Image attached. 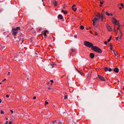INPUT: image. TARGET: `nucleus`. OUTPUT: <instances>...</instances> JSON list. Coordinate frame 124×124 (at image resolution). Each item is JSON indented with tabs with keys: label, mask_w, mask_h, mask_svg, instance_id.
<instances>
[{
	"label": "nucleus",
	"mask_w": 124,
	"mask_h": 124,
	"mask_svg": "<svg viewBox=\"0 0 124 124\" xmlns=\"http://www.w3.org/2000/svg\"><path fill=\"white\" fill-rule=\"evenodd\" d=\"M48 31L46 30L44 32L43 35L46 38L47 37L46 33H48Z\"/></svg>",
	"instance_id": "obj_11"
},
{
	"label": "nucleus",
	"mask_w": 124,
	"mask_h": 124,
	"mask_svg": "<svg viewBox=\"0 0 124 124\" xmlns=\"http://www.w3.org/2000/svg\"><path fill=\"white\" fill-rule=\"evenodd\" d=\"M4 112L3 111H2V110L1 111V114H4Z\"/></svg>",
	"instance_id": "obj_31"
},
{
	"label": "nucleus",
	"mask_w": 124,
	"mask_h": 124,
	"mask_svg": "<svg viewBox=\"0 0 124 124\" xmlns=\"http://www.w3.org/2000/svg\"><path fill=\"white\" fill-rule=\"evenodd\" d=\"M90 57L91 59H93L94 57V54L93 53H91L90 54Z\"/></svg>",
	"instance_id": "obj_10"
},
{
	"label": "nucleus",
	"mask_w": 124,
	"mask_h": 124,
	"mask_svg": "<svg viewBox=\"0 0 124 124\" xmlns=\"http://www.w3.org/2000/svg\"><path fill=\"white\" fill-rule=\"evenodd\" d=\"M113 20L112 21V23H113V24L114 25H117L118 26V27L117 28V30L119 29L120 28V26L119 24V22L115 18H113L112 19Z\"/></svg>",
	"instance_id": "obj_3"
},
{
	"label": "nucleus",
	"mask_w": 124,
	"mask_h": 124,
	"mask_svg": "<svg viewBox=\"0 0 124 124\" xmlns=\"http://www.w3.org/2000/svg\"><path fill=\"white\" fill-rule=\"evenodd\" d=\"M9 97V95L8 94H7L6 95V97L7 98H8Z\"/></svg>",
	"instance_id": "obj_35"
},
{
	"label": "nucleus",
	"mask_w": 124,
	"mask_h": 124,
	"mask_svg": "<svg viewBox=\"0 0 124 124\" xmlns=\"http://www.w3.org/2000/svg\"><path fill=\"white\" fill-rule=\"evenodd\" d=\"M11 112L12 113H13V111L12 110H11Z\"/></svg>",
	"instance_id": "obj_44"
},
{
	"label": "nucleus",
	"mask_w": 124,
	"mask_h": 124,
	"mask_svg": "<svg viewBox=\"0 0 124 124\" xmlns=\"http://www.w3.org/2000/svg\"><path fill=\"white\" fill-rule=\"evenodd\" d=\"M48 65L49 66H50V68H52L54 67V66H53V64H52L51 63L49 65Z\"/></svg>",
	"instance_id": "obj_21"
},
{
	"label": "nucleus",
	"mask_w": 124,
	"mask_h": 124,
	"mask_svg": "<svg viewBox=\"0 0 124 124\" xmlns=\"http://www.w3.org/2000/svg\"><path fill=\"white\" fill-rule=\"evenodd\" d=\"M96 35H97V34H96Z\"/></svg>",
	"instance_id": "obj_60"
},
{
	"label": "nucleus",
	"mask_w": 124,
	"mask_h": 124,
	"mask_svg": "<svg viewBox=\"0 0 124 124\" xmlns=\"http://www.w3.org/2000/svg\"><path fill=\"white\" fill-rule=\"evenodd\" d=\"M115 31H116V30H115Z\"/></svg>",
	"instance_id": "obj_58"
},
{
	"label": "nucleus",
	"mask_w": 124,
	"mask_h": 124,
	"mask_svg": "<svg viewBox=\"0 0 124 124\" xmlns=\"http://www.w3.org/2000/svg\"><path fill=\"white\" fill-rule=\"evenodd\" d=\"M75 5L73 4L72 7V10L74 11H76L77 10V8L75 7Z\"/></svg>",
	"instance_id": "obj_9"
},
{
	"label": "nucleus",
	"mask_w": 124,
	"mask_h": 124,
	"mask_svg": "<svg viewBox=\"0 0 124 124\" xmlns=\"http://www.w3.org/2000/svg\"><path fill=\"white\" fill-rule=\"evenodd\" d=\"M101 5L100 6H101Z\"/></svg>",
	"instance_id": "obj_54"
},
{
	"label": "nucleus",
	"mask_w": 124,
	"mask_h": 124,
	"mask_svg": "<svg viewBox=\"0 0 124 124\" xmlns=\"http://www.w3.org/2000/svg\"><path fill=\"white\" fill-rule=\"evenodd\" d=\"M109 46L110 47V49L111 50H112L113 49V46L112 44V43L110 44Z\"/></svg>",
	"instance_id": "obj_18"
},
{
	"label": "nucleus",
	"mask_w": 124,
	"mask_h": 124,
	"mask_svg": "<svg viewBox=\"0 0 124 124\" xmlns=\"http://www.w3.org/2000/svg\"><path fill=\"white\" fill-rule=\"evenodd\" d=\"M98 78L99 79L102 81H105V79L104 77L101 75H98Z\"/></svg>",
	"instance_id": "obj_6"
},
{
	"label": "nucleus",
	"mask_w": 124,
	"mask_h": 124,
	"mask_svg": "<svg viewBox=\"0 0 124 124\" xmlns=\"http://www.w3.org/2000/svg\"><path fill=\"white\" fill-rule=\"evenodd\" d=\"M104 69L106 71H108L109 72H110L112 71V69L108 67H105L104 68Z\"/></svg>",
	"instance_id": "obj_7"
},
{
	"label": "nucleus",
	"mask_w": 124,
	"mask_h": 124,
	"mask_svg": "<svg viewBox=\"0 0 124 124\" xmlns=\"http://www.w3.org/2000/svg\"><path fill=\"white\" fill-rule=\"evenodd\" d=\"M78 72L80 73V74H81V75H82V74H83V72H80V71H79V70H78Z\"/></svg>",
	"instance_id": "obj_26"
},
{
	"label": "nucleus",
	"mask_w": 124,
	"mask_h": 124,
	"mask_svg": "<svg viewBox=\"0 0 124 124\" xmlns=\"http://www.w3.org/2000/svg\"><path fill=\"white\" fill-rule=\"evenodd\" d=\"M36 98V96H34V97L33 98V100H35V99Z\"/></svg>",
	"instance_id": "obj_41"
},
{
	"label": "nucleus",
	"mask_w": 124,
	"mask_h": 124,
	"mask_svg": "<svg viewBox=\"0 0 124 124\" xmlns=\"http://www.w3.org/2000/svg\"><path fill=\"white\" fill-rule=\"evenodd\" d=\"M12 35L14 36H15L16 34L18 33V31H15V29H12Z\"/></svg>",
	"instance_id": "obj_4"
},
{
	"label": "nucleus",
	"mask_w": 124,
	"mask_h": 124,
	"mask_svg": "<svg viewBox=\"0 0 124 124\" xmlns=\"http://www.w3.org/2000/svg\"><path fill=\"white\" fill-rule=\"evenodd\" d=\"M58 18L59 19H62L63 18V16L61 15H59L58 16Z\"/></svg>",
	"instance_id": "obj_12"
},
{
	"label": "nucleus",
	"mask_w": 124,
	"mask_h": 124,
	"mask_svg": "<svg viewBox=\"0 0 124 124\" xmlns=\"http://www.w3.org/2000/svg\"><path fill=\"white\" fill-rule=\"evenodd\" d=\"M96 35H97V34H96Z\"/></svg>",
	"instance_id": "obj_61"
},
{
	"label": "nucleus",
	"mask_w": 124,
	"mask_h": 124,
	"mask_svg": "<svg viewBox=\"0 0 124 124\" xmlns=\"http://www.w3.org/2000/svg\"><path fill=\"white\" fill-rule=\"evenodd\" d=\"M52 38H53V37H52Z\"/></svg>",
	"instance_id": "obj_55"
},
{
	"label": "nucleus",
	"mask_w": 124,
	"mask_h": 124,
	"mask_svg": "<svg viewBox=\"0 0 124 124\" xmlns=\"http://www.w3.org/2000/svg\"><path fill=\"white\" fill-rule=\"evenodd\" d=\"M1 48H2V49L4 48H5V46H2Z\"/></svg>",
	"instance_id": "obj_34"
},
{
	"label": "nucleus",
	"mask_w": 124,
	"mask_h": 124,
	"mask_svg": "<svg viewBox=\"0 0 124 124\" xmlns=\"http://www.w3.org/2000/svg\"><path fill=\"white\" fill-rule=\"evenodd\" d=\"M67 97H68V95H65L64 97V99H67Z\"/></svg>",
	"instance_id": "obj_27"
},
{
	"label": "nucleus",
	"mask_w": 124,
	"mask_h": 124,
	"mask_svg": "<svg viewBox=\"0 0 124 124\" xmlns=\"http://www.w3.org/2000/svg\"><path fill=\"white\" fill-rule=\"evenodd\" d=\"M86 29L87 30H88L89 29V28H86Z\"/></svg>",
	"instance_id": "obj_51"
},
{
	"label": "nucleus",
	"mask_w": 124,
	"mask_h": 124,
	"mask_svg": "<svg viewBox=\"0 0 124 124\" xmlns=\"http://www.w3.org/2000/svg\"><path fill=\"white\" fill-rule=\"evenodd\" d=\"M93 25L94 26H95V27H97V26L96 25H95V22H94L93 21Z\"/></svg>",
	"instance_id": "obj_22"
},
{
	"label": "nucleus",
	"mask_w": 124,
	"mask_h": 124,
	"mask_svg": "<svg viewBox=\"0 0 124 124\" xmlns=\"http://www.w3.org/2000/svg\"><path fill=\"white\" fill-rule=\"evenodd\" d=\"M104 43L105 44V45H107V41H105L104 42Z\"/></svg>",
	"instance_id": "obj_33"
},
{
	"label": "nucleus",
	"mask_w": 124,
	"mask_h": 124,
	"mask_svg": "<svg viewBox=\"0 0 124 124\" xmlns=\"http://www.w3.org/2000/svg\"><path fill=\"white\" fill-rule=\"evenodd\" d=\"M104 2V1H100V3L102 5V4Z\"/></svg>",
	"instance_id": "obj_30"
},
{
	"label": "nucleus",
	"mask_w": 124,
	"mask_h": 124,
	"mask_svg": "<svg viewBox=\"0 0 124 124\" xmlns=\"http://www.w3.org/2000/svg\"><path fill=\"white\" fill-rule=\"evenodd\" d=\"M44 6H45V4H44Z\"/></svg>",
	"instance_id": "obj_56"
},
{
	"label": "nucleus",
	"mask_w": 124,
	"mask_h": 124,
	"mask_svg": "<svg viewBox=\"0 0 124 124\" xmlns=\"http://www.w3.org/2000/svg\"><path fill=\"white\" fill-rule=\"evenodd\" d=\"M8 124V122L7 121H6V124Z\"/></svg>",
	"instance_id": "obj_47"
},
{
	"label": "nucleus",
	"mask_w": 124,
	"mask_h": 124,
	"mask_svg": "<svg viewBox=\"0 0 124 124\" xmlns=\"http://www.w3.org/2000/svg\"><path fill=\"white\" fill-rule=\"evenodd\" d=\"M50 123H51L53 124L54 123V121H51L50 122Z\"/></svg>",
	"instance_id": "obj_38"
},
{
	"label": "nucleus",
	"mask_w": 124,
	"mask_h": 124,
	"mask_svg": "<svg viewBox=\"0 0 124 124\" xmlns=\"http://www.w3.org/2000/svg\"><path fill=\"white\" fill-rule=\"evenodd\" d=\"M55 62H52V63L51 64H53V66H54V65L55 64Z\"/></svg>",
	"instance_id": "obj_37"
},
{
	"label": "nucleus",
	"mask_w": 124,
	"mask_h": 124,
	"mask_svg": "<svg viewBox=\"0 0 124 124\" xmlns=\"http://www.w3.org/2000/svg\"><path fill=\"white\" fill-rule=\"evenodd\" d=\"M12 122L11 121H10L9 123V124H12Z\"/></svg>",
	"instance_id": "obj_42"
},
{
	"label": "nucleus",
	"mask_w": 124,
	"mask_h": 124,
	"mask_svg": "<svg viewBox=\"0 0 124 124\" xmlns=\"http://www.w3.org/2000/svg\"><path fill=\"white\" fill-rule=\"evenodd\" d=\"M12 29H15V31H17L18 30H20V28L19 27H17L16 28H14Z\"/></svg>",
	"instance_id": "obj_17"
},
{
	"label": "nucleus",
	"mask_w": 124,
	"mask_h": 124,
	"mask_svg": "<svg viewBox=\"0 0 124 124\" xmlns=\"http://www.w3.org/2000/svg\"><path fill=\"white\" fill-rule=\"evenodd\" d=\"M48 89L51 91H52L53 90V88H51V87H49L48 88Z\"/></svg>",
	"instance_id": "obj_23"
},
{
	"label": "nucleus",
	"mask_w": 124,
	"mask_h": 124,
	"mask_svg": "<svg viewBox=\"0 0 124 124\" xmlns=\"http://www.w3.org/2000/svg\"><path fill=\"white\" fill-rule=\"evenodd\" d=\"M99 19L97 17L94 18L93 19V21L95 22L97 21H99Z\"/></svg>",
	"instance_id": "obj_14"
},
{
	"label": "nucleus",
	"mask_w": 124,
	"mask_h": 124,
	"mask_svg": "<svg viewBox=\"0 0 124 124\" xmlns=\"http://www.w3.org/2000/svg\"><path fill=\"white\" fill-rule=\"evenodd\" d=\"M111 36H110V38H109V39H108V42H109L110 41V40H111Z\"/></svg>",
	"instance_id": "obj_25"
},
{
	"label": "nucleus",
	"mask_w": 124,
	"mask_h": 124,
	"mask_svg": "<svg viewBox=\"0 0 124 124\" xmlns=\"http://www.w3.org/2000/svg\"><path fill=\"white\" fill-rule=\"evenodd\" d=\"M113 52L115 54V56H116V54H117V52H116V53H115L114 51H113Z\"/></svg>",
	"instance_id": "obj_29"
},
{
	"label": "nucleus",
	"mask_w": 124,
	"mask_h": 124,
	"mask_svg": "<svg viewBox=\"0 0 124 124\" xmlns=\"http://www.w3.org/2000/svg\"><path fill=\"white\" fill-rule=\"evenodd\" d=\"M74 37L75 38H77V36L76 35H74Z\"/></svg>",
	"instance_id": "obj_40"
},
{
	"label": "nucleus",
	"mask_w": 124,
	"mask_h": 124,
	"mask_svg": "<svg viewBox=\"0 0 124 124\" xmlns=\"http://www.w3.org/2000/svg\"><path fill=\"white\" fill-rule=\"evenodd\" d=\"M89 28H91L90 27H89Z\"/></svg>",
	"instance_id": "obj_59"
},
{
	"label": "nucleus",
	"mask_w": 124,
	"mask_h": 124,
	"mask_svg": "<svg viewBox=\"0 0 124 124\" xmlns=\"http://www.w3.org/2000/svg\"><path fill=\"white\" fill-rule=\"evenodd\" d=\"M71 53H70L71 54H72V53H75L76 52V50L74 48H71Z\"/></svg>",
	"instance_id": "obj_15"
},
{
	"label": "nucleus",
	"mask_w": 124,
	"mask_h": 124,
	"mask_svg": "<svg viewBox=\"0 0 124 124\" xmlns=\"http://www.w3.org/2000/svg\"><path fill=\"white\" fill-rule=\"evenodd\" d=\"M45 104L46 105H47L48 104V102H47L46 101L45 102Z\"/></svg>",
	"instance_id": "obj_32"
},
{
	"label": "nucleus",
	"mask_w": 124,
	"mask_h": 124,
	"mask_svg": "<svg viewBox=\"0 0 124 124\" xmlns=\"http://www.w3.org/2000/svg\"><path fill=\"white\" fill-rule=\"evenodd\" d=\"M119 9H120V10H121L122 9V8H121V7H119Z\"/></svg>",
	"instance_id": "obj_43"
},
{
	"label": "nucleus",
	"mask_w": 124,
	"mask_h": 124,
	"mask_svg": "<svg viewBox=\"0 0 124 124\" xmlns=\"http://www.w3.org/2000/svg\"><path fill=\"white\" fill-rule=\"evenodd\" d=\"M91 49L96 52L99 53H101L102 52V50L100 48L95 46H93L91 48Z\"/></svg>",
	"instance_id": "obj_1"
},
{
	"label": "nucleus",
	"mask_w": 124,
	"mask_h": 124,
	"mask_svg": "<svg viewBox=\"0 0 124 124\" xmlns=\"http://www.w3.org/2000/svg\"><path fill=\"white\" fill-rule=\"evenodd\" d=\"M41 28H38V31L39 32L41 31Z\"/></svg>",
	"instance_id": "obj_28"
},
{
	"label": "nucleus",
	"mask_w": 124,
	"mask_h": 124,
	"mask_svg": "<svg viewBox=\"0 0 124 124\" xmlns=\"http://www.w3.org/2000/svg\"><path fill=\"white\" fill-rule=\"evenodd\" d=\"M50 82H51V83H52L53 82V80H51Z\"/></svg>",
	"instance_id": "obj_39"
},
{
	"label": "nucleus",
	"mask_w": 124,
	"mask_h": 124,
	"mask_svg": "<svg viewBox=\"0 0 124 124\" xmlns=\"http://www.w3.org/2000/svg\"><path fill=\"white\" fill-rule=\"evenodd\" d=\"M118 37H117V38H116V39L117 40H118Z\"/></svg>",
	"instance_id": "obj_48"
},
{
	"label": "nucleus",
	"mask_w": 124,
	"mask_h": 124,
	"mask_svg": "<svg viewBox=\"0 0 124 124\" xmlns=\"http://www.w3.org/2000/svg\"><path fill=\"white\" fill-rule=\"evenodd\" d=\"M80 28L82 30H83L84 29V27L82 25H81L80 27Z\"/></svg>",
	"instance_id": "obj_24"
},
{
	"label": "nucleus",
	"mask_w": 124,
	"mask_h": 124,
	"mask_svg": "<svg viewBox=\"0 0 124 124\" xmlns=\"http://www.w3.org/2000/svg\"><path fill=\"white\" fill-rule=\"evenodd\" d=\"M6 80V79H5L4 80H2V82H3V81H4Z\"/></svg>",
	"instance_id": "obj_45"
},
{
	"label": "nucleus",
	"mask_w": 124,
	"mask_h": 124,
	"mask_svg": "<svg viewBox=\"0 0 124 124\" xmlns=\"http://www.w3.org/2000/svg\"><path fill=\"white\" fill-rule=\"evenodd\" d=\"M97 17H98L99 18H100L101 19V21H102L103 19V16L102 14H98L97 15Z\"/></svg>",
	"instance_id": "obj_5"
},
{
	"label": "nucleus",
	"mask_w": 124,
	"mask_h": 124,
	"mask_svg": "<svg viewBox=\"0 0 124 124\" xmlns=\"http://www.w3.org/2000/svg\"><path fill=\"white\" fill-rule=\"evenodd\" d=\"M9 73H10V72H8V75H9Z\"/></svg>",
	"instance_id": "obj_49"
},
{
	"label": "nucleus",
	"mask_w": 124,
	"mask_h": 124,
	"mask_svg": "<svg viewBox=\"0 0 124 124\" xmlns=\"http://www.w3.org/2000/svg\"><path fill=\"white\" fill-rule=\"evenodd\" d=\"M1 100H0V103L1 102Z\"/></svg>",
	"instance_id": "obj_50"
},
{
	"label": "nucleus",
	"mask_w": 124,
	"mask_h": 124,
	"mask_svg": "<svg viewBox=\"0 0 124 124\" xmlns=\"http://www.w3.org/2000/svg\"><path fill=\"white\" fill-rule=\"evenodd\" d=\"M64 76V75L63 76H62V77H63Z\"/></svg>",
	"instance_id": "obj_57"
},
{
	"label": "nucleus",
	"mask_w": 124,
	"mask_h": 124,
	"mask_svg": "<svg viewBox=\"0 0 124 124\" xmlns=\"http://www.w3.org/2000/svg\"><path fill=\"white\" fill-rule=\"evenodd\" d=\"M113 70L116 73H118L119 72V69L117 68H115Z\"/></svg>",
	"instance_id": "obj_13"
},
{
	"label": "nucleus",
	"mask_w": 124,
	"mask_h": 124,
	"mask_svg": "<svg viewBox=\"0 0 124 124\" xmlns=\"http://www.w3.org/2000/svg\"><path fill=\"white\" fill-rule=\"evenodd\" d=\"M54 4L55 6H57L58 5V4L56 1H55L53 3Z\"/></svg>",
	"instance_id": "obj_20"
},
{
	"label": "nucleus",
	"mask_w": 124,
	"mask_h": 124,
	"mask_svg": "<svg viewBox=\"0 0 124 124\" xmlns=\"http://www.w3.org/2000/svg\"><path fill=\"white\" fill-rule=\"evenodd\" d=\"M107 29L108 31H111V29L110 26L108 24H107L106 25Z\"/></svg>",
	"instance_id": "obj_8"
},
{
	"label": "nucleus",
	"mask_w": 124,
	"mask_h": 124,
	"mask_svg": "<svg viewBox=\"0 0 124 124\" xmlns=\"http://www.w3.org/2000/svg\"><path fill=\"white\" fill-rule=\"evenodd\" d=\"M106 14L108 16H112L113 15V14L112 13L109 14L108 13V12H106Z\"/></svg>",
	"instance_id": "obj_16"
},
{
	"label": "nucleus",
	"mask_w": 124,
	"mask_h": 124,
	"mask_svg": "<svg viewBox=\"0 0 124 124\" xmlns=\"http://www.w3.org/2000/svg\"><path fill=\"white\" fill-rule=\"evenodd\" d=\"M62 12L63 13L65 14H67L68 13V12L67 11L65 10L64 11L63 10V9L62 10Z\"/></svg>",
	"instance_id": "obj_19"
},
{
	"label": "nucleus",
	"mask_w": 124,
	"mask_h": 124,
	"mask_svg": "<svg viewBox=\"0 0 124 124\" xmlns=\"http://www.w3.org/2000/svg\"><path fill=\"white\" fill-rule=\"evenodd\" d=\"M120 5L122 7H123L124 6V4L123 3H121Z\"/></svg>",
	"instance_id": "obj_36"
},
{
	"label": "nucleus",
	"mask_w": 124,
	"mask_h": 124,
	"mask_svg": "<svg viewBox=\"0 0 124 124\" xmlns=\"http://www.w3.org/2000/svg\"><path fill=\"white\" fill-rule=\"evenodd\" d=\"M6 120H8V118H6Z\"/></svg>",
	"instance_id": "obj_53"
},
{
	"label": "nucleus",
	"mask_w": 124,
	"mask_h": 124,
	"mask_svg": "<svg viewBox=\"0 0 124 124\" xmlns=\"http://www.w3.org/2000/svg\"><path fill=\"white\" fill-rule=\"evenodd\" d=\"M84 45L85 46L89 48H92L93 47V45L92 43L87 41H84Z\"/></svg>",
	"instance_id": "obj_2"
},
{
	"label": "nucleus",
	"mask_w": 124,
	"mask_h": 124,
	"mask_svg": "<svg viewBox=\"0 0 124 124\" xmlns=\"http://www.w3.org/2000/svg\"><path fill=\"white\" fill-rule=\"evenodd\" d=\"M1 84H2L1 82H0V85Z\"/></svg>",
	"instance_id": "obj_52"
},
{
	"label": "nucleus",
	"mask_w": 124,
	"mask_h": 124,
	"mask_svg": "<svg viewBox=\"0 0 124 124\" xmlns=\"http://www.w3.org/2000/svg\"><path fill=\"white\" fill-rule=\"evenodd\" d=\"M56 121H56V120H55L54 121V123L56 122Z\"/></svg>",
	"instance_id": "obj_46"
}]
</instances>
